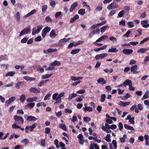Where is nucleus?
Segmentation results:
<instances>
[{
    "mask_svg": "<svg viewBox=\"0 0 149 149\" xmlns=\"http://www.w3.org/2000/svg\"><path fill=\"white\" fill-rule=\"evenodd\" d=\"M121 0H114L113 1L110 3L107 7L108 10H110L113 9L118 8L119 6L118 4H116L114 3V1H117V2H120Z\"/></svg>",
    "mask_w": 149,
    "mask_h": 149,
    "instance_id": "nucleus-1",
    "label": "nucleus"
},
{
    "mask_svg": "<svg viewBox=\"0 0 149 149\" xmlns=\"http://www.w3.org/2000/svg\"><path fill=\"white\" fill-rule=\"evenodd\" d=\"M51 28L48 26H46L42 30L41 35L43 38H45L47 34L49 33L51 30Z\"/></svg>",
    "mask_w": 149,
    "mask_h": 149,
    "instance_id": "nucleus-2",
    "label": "nucleus"
},
{
    "mask_svg": "<svg viewBox=\"0 0 149 149\" xmlns=\"http://www.w3.org/2000/svg\"><path fill=\"white\" fill-rule=\"evenodd\" d=\"M30 27L28 26L27 28H25L23 30H22L20 33L19 36H21L25 34H28L30 32Z\"/></svg>",
    "mask_w": 149,
    "mask_h": 149,
    "instance_id": "nucleus-3",
    "label": "nucleus"
},
{
    "mask_svg": "<svg viewBox=\"0 0 149 149\" xmlns=\"http://www.w3.org/2000/svg\"><path fill=\"white\" fill-rule=\"evenodd\" d=\"M107 54L106 53L97 55L95 56V58L97 60H98L100 59H102L107 56Z\"/></svg>",
    "mask_w": 149,
    "mask_h": 149,
    "instance_id": "nucleus-4",
    "label": "nucleus"
},
{
    "mask_svg": "<svg viewBox=\"0 0 149 149\" xmlns=\"http://www.w3.org/2000/svg\"><path fill=\"white\" fill-rule=\"evenodd\" d=\"M14 119L16 121H20L22 124L24 123V120L23 118L21 116H19L17 115L14 116Z\"/></svg>",
    "mask_w": 149,
    "mask_h": 149,
    "instance_id": "nucleus-5",
    "label": "nucleus"
},
{
    "mask_svg": "<svg viewBox=\"0 0 149 149\" xmlns=\"http://www.w3.org/2000/svg\"><path fill=\"white\" fill-rule=\"evenodd\" d=\"M123 52L126 55H129L133 53V50L132 49H124L123 50Z\"/></svg>",
    "mask_w": 149,
    "mask_h": 149,
    "instance_id": "nucleus-6",
    "label": "nucleus"
},
{
    "mask_svg": "<svg viewBox=\"0 0 149 149\" xmlns=\"http://www.w3.org/2000/svg\"><path fill=\"white\" fill-rule=\"evenodd\" d=\"M37 120V118L35 117L31 116H29L26 118V120L28 121H35Z\"/></svg>",
    "mask_w": 149,
    "mask_h": 149,
    "instance_id": "nucleus-7",
    "label": "nucleus"
},
{
    "mask_svg": "<svg viewBox=\"0 0 149 149\" xmlns=\"http://www.w3.org/2000/svg\"><path fill=\"white\" fill-rule=\"evenodd\" d=\"M30 91L32 93H40V91L34 87H31L30 89Z\"/></svg>",
    "mask_w": 149,
    "mask_h": 149,
    "instance_id": "nucleus-8",
    "label": "nucleus"
},
{
    "mask_svg": "<svg viewBox=\"0 0 149 149\" xmlns=\"http://www.w3.org/2000/svg\"><path fill=\"white\" fill-rule=\"evenodd\" d=\"M78 6V4L76 2H74L72 3L71 6L70 8V12H72L73 10H74L75 8Z\"/></svg>",
    "mask_w": 149,
    "mask_h": 149,
    "instance_id": "nucleus-9",
    "label": "nucleus"
},
{
    "mask_svg": "<svg viewBox=\"0 0 149 149\" xmlns=\"http://www.w3.org/2000/svg\"><path fill=\"white\" fill-rule=\"evenodd\" d=\"M130 103V101L127 102H124L123 101H120V102L119 105L120 106H122L123 107H125L129 105Z\"/></svg>",
    "mask_w": 149,
    "mask_h": 149,
    "instance_id": "nucleus-10",
    "label": "nucleus"
},
{
    "mask_svg": "<svg viewBox=\"0 0 149 149\" xmlns=\"http://www.w3.org/2000/svg\"><path fill=\"white\" fill-rule=\"evenodd\" d=\"M149 50V47L146 49L145 48H141L137 51V53L141 52V53H144L146 52Z\"/></svg>",
    "mask_w": 149,
    "mask_h": 149,
    "instance_id": "nucleus-11",
    "label": "nucleus"
},
{
    "mask_svg": "<svg viewBox=\"0 0 149 149\" xmlns=\"http://www.w3.org/2000/svg\"><path fill=\"white\" fill-rule=\"evenodd\" d=\"M108 37L107 36H103L99 38L98 39L96 40V42H99L104 40H105Z\"/></svg>",
    "mask_w": 149,
    "mask_h": 149,
    "instance_id": "nucleus-12",
    "label": "nucleus"
},
{
    "mask_svg": "<svg viewBox=\"0 0 149 149\" xmlns=\"http://www.w3.org/2000/svg\"><path fill=\"white\" fill-rule=\"evenodd\" d=\"M107 47V45H104L102 47L99 48L97 49H94V51L96 52H97L99 51H101V50H104Z\"/></svg>",
    "mask_w": 149,
    "mask_h": 149,
    "instance_id": "nucleus-13",
    "label": "nucleus"
},
{
    "mask_svg": "<svg viewBox=\"0 0 149 149\" xmlns=\"http://www.w3.org/2000/svg\"><path fill=\"white\" fill-rule=\"evenodd\" d=\"M132 83V81L131 80L127 79L126 80L123 82V84L124 85V86L125 87L127 85H129V86Z\"/></svg>",
    "mask_w": 149,
    "mask_h": 149,
    "instance_id": "nucleus-14",
    "label": "nucleus"
},
{
    "mask_svg": "<svg viewBox=\"0 0 149 149\" xmlns=\"http://www.w3.org/2000/svg\"><path fill=\"white\" fill-rule=\"evenodd\" d=\"M138 66L136 65H135L131 67L130 69V71L133 73L134 72H135L137 70Z\"/></svg>",
    "mask_w": 149,
    "mask_h": 149,
    "instance_id": "nucleus-15",
    "label": "nucleus"
},
{
    "mask_svg": "<svg viewBox=\"0 0 149 149\" xmlns=\"http://www.w3.org/2000/svg\"><path fill=\"white\" fill-rule=\"evenodd\" d=\"M79 17L78 15H75L73 17L71 18L70 22V23H72L75 22L76 20L79 19Z\"/></svg>",
    "mask_w": 149,
    "mask_h": 149,
    "instance_id": "nucleus-16",
    "label": "nucleus"
},
{
    "mask_svg": "<svg viewBox=\"0 0 149 149\" xmlns=\"http://www.w3.org/2000/svg\"><path fill=\"white\" fill-rule=\"evenodd\" d=\"M61 65V63L57 61H55L53 62L50 63V65L52 66L56 65L60 66Z\"/></svg>",
    "mask_w": 149,
    "mask_h": 149,
    "instance_id": "nucleus-17",
    "label": "nucleus"
},
{
    "mask_svg": "<svg viewBox=\"0 0 149 149\" xmlns=\"http://www.w3.org/2000/svg\"><path fill=\"white\" fill-rule=\"evenodd\" d=\"M38 124L37 123H35L32 125H31L29 126V128L30 129V131L31 132H32L33 131V129L35 128L37 125Z\"/></svg>",
    "mask_w": 149,
    "mask_h": 149,
    "instance_id": "nucleus-18",
    "label": "nucleus"
},
{
    "mask_svg": "<svg viewBox=\"0 0 149 149\" xmlns=\"http://www.w3.org/2000/svg\"><path fill=\"white\" fill-rule=\"evenodd\" d=\"M97 82L99 83H101L102 84H104L106 83V81L103 78H100L97 80Z\"/></svg>",
    "mask_w": 149,
    "mask_h": 149,
    "instance_id": "nucleus-19",
    "label": "nucleus"
},
{
    "mask_svg": "<svg viewBox=\"0 0 149 149\" xmlns=\"http://www.w3.org/2000/svg\"><path fill=\"white\" fill-rule=\"evenodd\" d=\"M81 50L80 49H73L71 51L70 54L72 55L78 53Z\"/></svg>",
    "mask_w": 149,
    "mask_h": 149,
    "instance_id": "nucleus-20",
    "label": "nucleus"
},
{
    "mask_svg": "<svg viewBox=\"0 0 149 149\" xmlns=\"http://www.w3.org/2000/svg\"><path fill=\"white\" fill-rule=\"evenodd\" d=\"M83 109L84 111L85 112L87 111L92 112L93 111L92 108L90 107H86L85 108L84 107Z\"/></svg>",
    "mask_w": 149,
    "mask_h": 149,
    "instance_id": "nucleus-21",
    "label": "nucleus"
},
{
    "mask_svg": "<svg viewBox=\"0 0 149 149\" xmlns=\"http://www.w3.org/2000/svg\"><path fill=\"white\" fill-rule=\"evenodd\" d=\"M124 127L127 130H134V129L132 126L127 125L126 124L124 125Z\"/></svg>",
    "mask_w": 149,
    "mask_h": 149,
    "instance_id": "nucleus-22",
    "label": "nucleus"
},
{
    "mask_svg": "<svg viewBox=\"0 0 149 149\" xmlns=\"http://www.w3.org/2000/svg\"><path fill=\"white\" fill-rule=\"evenodd\" d=\"M56 36V34L55 33V31L53 29L52 30V31H51L49 36L50 37L52 38H55Z\"/></svg>",
    "mask_w": 149,
    "mask_h": 149,
    "instance_id": "nucleus-23",
    "label": "nucleus"
},
{
    "mask_svg": "<svg viewBox=\"0 0 149 149\" xmlns=\"http://www.w3.org/2000/svg\"><path fill=\"white\" fill-rule=\"evenodd\" d=\"M53 75L52 73L50 74H45V75H43L42 76V79H45L48 78Z\"/></svg>",
    "mask_w": 149,
    "mask_h": 149,
    "instance_id": "nucleus-24",
    "label": "nucleus"
},
{
    "mask_svg": "<svg viewBox=\"0 0 149 149\" xmlns=\"http://www.w3.org/2000/svg\"><path fill=\"white\" fill-rule=\"evenodd\" d=\"M100 26H101L100 23H98L96 24H93L89 29V30H91V29H94L95 28H97Z\"/></svg>",
    "mask_w": 149,
    "mask_h": 149,
    "instance_id": "nucleus-25",
    "label": "nucleus"
},
{
    "mask_svg": "<svg viewBox=\"0 0 149 149\" xmlns=\"http://www.w3.org/2000/svg\"><path fill=\"white\" fill-rule=\"evenodd\" d=\"M118 51V50L116 48H111L108 50V52L109 53L117 52Z\"/></svg>",
    "mask_w": 149,
    "mask_h": 149,
    "instance_id": "nucleus-26",
    "label": "nucleus"
},
{
    "mask_svg": "<svg viewBox=\"0 0 149 149\" xmlns=\"http://www.w3.org/2000/svg\"><path fill=\"white\" fill-rule=\"evenodd\" d=\"M144 139L145 140L146 145L147 146H149L148 136L146 134H145L144 136Z\"/></svg>",
    "mask_w": 149,
    "mask_h": 149,
    "instance_id": "nucleus-27",
    "label": "nucleus"
},
{
    "mask_svg": "<svg viewBox=\"0 0 149 149\" xmlns=\"http://www.w3.org/2000/svg\"><path fill=\"white\" fill-rule=\"evenodd\" d=\"M77 95L76 94L72 93L71 95H69V97L68 98V100H71L73 97H76Z\"/></svg>",
    "mask_w": 149,
    "mask_h": 149,
    "instance_id": "nucleus-28",
    "label": "nucleus"
},
{
    "mask_svg": "<svg viewBox=\"0 0 149 149\" xmlns=\"http://www.w3.org/2000/svg\"><path fill=\"white\" fill-rule=\"evenodd\" d=\"M25 96L24 94L22 95L19 98L20 101L22 103H23L25 100Z\"/></svg>",
    "mask_w": 149,
    "mask_h": 149,
    "instance_id": "nucleus-29",
    "label": "nucleus"
},
{
    "mask_svg": "<svg viewBox=\"0 0 149 149\" xmlns=\"http://www.w3.org/2000/svg\"><path fill=\"white\" fill-rule=\"evenodd\" d=\"M59 127L65 131H66L67 130L66 126L65 124H60L59 125Z\"/></svg>",
    "mask_w": 149,
    "mask_h": 149,
    "instance_id": "nucleus-30",
    "label": "nucleus"
},
{
    "mask_svg": "<svg viewBox=\"0 0 149 149\" xmlns=\"http://www.w3.org/2000/svg\"><path fill=\"white\" fill-rule=\"evenodd\" d=\"M148 92L146 91L144 95L143 96V97L141 98V100H143L145 99H147L148 97Z\"/></svg>",
    "mask_w": 149,
    "mask_h": 149,
    "instance_id": "nucleus-31",
    "label": "nucleus"
},
{
    "mask_svg": "<svg viewBox=\"0 0 149 149\" xmlns=\"http://www.w3.org/2000/svg\"><path fill=\"white\" fill-rule=\"evenodd\" d=\"M79 14L83 15L85 13V10L84 9H79L78 11Z\"/></svg>",
    "mask_w": 149,
    "mask_h": 149,
    "instance_id": "nucleus-32",
    "label": "nucleus"
},
{
    "mask_svg": "<svg viewBox=\"0 0 149 149\" xmlns=\"http://www.w3.org/2000/svg\"><path fill=\"white\" fill-rule=\"evenodd\" d=\"M35 104L34 103H30L27 104L26 106L29 109L32 108L35 106Z\"/></svg>",
    "mask_w": 149,
    "mask_h": 149,
    "instance_id": "nucleus-33",
    "label": "nucleus"
},
{
    "mask_svg": "<svg viewBox=\"0 0 149 149\" xmlns=\"http://www.w3.org/2000/svg\"><path fill=\"white\" fill-rule=\"evenodd\" d=\"M42 27L43 26L42 25H39L38 26H37L38 29L37 30V32H36L35 33H37V34L42 29Z\"/></svg>",
    "mask_w": 149,
    "mask_h": 149,
    "instance_id": "nucleus-34",
    "label": "nucleus"
},
{
    "mask_svg": "<svg viewBox=\"0 0 149 149\" xmlns=\"http://www.w3.org/2000/svg\"><path fill=\"white\" fill-rule=\"evenodd\" d=\"M58 50L56 49L49 48L47 50V52L48 53L53 52H56Z\"/></svg>",
    "mask_w": 149,
    "mask_h": 149,
    "instance_id": "nucleus-35",
    "label": "nucleus"
},
{
    "mask_svg": "<svg viewBox=\"0 0 149 149\" xmlns=\"http://www.w3.org/2000/svg\"><path fill=\"white\" fill-rule=\"evenodd\" d=\"M70 39H71V38H64L63 39H62L60 40L59 42V44L61 42H68L69 40H70Z\"/></svg>",
    "mask_w": 149,
    "mask_h": 149,
    "instance_id": "nucleus-36",
    "label": "nucleus"
},
{
    "mask_svg": "<svg viewBox=\"0 0 149 149\" xmlns=\"http://www.w3.org/2000/svg\"><path fill=\"white\" fill-rule=\"evenodd\" d=\"M125 14V12L124 10H121L118 14V17H122Z\"/></svg>",
    "mask_w": 149,
    "mask_h": 149,
    "instance_id": "nucleus-37",
    "label": "nucleus"
},
{
    "mask_svg": "<svg viewBox=\"0 0 149 149\" xmlns=\"http://www.w3.org/2000/svg\"><path fill=\"white\" fill-rule=\"evenodd\" d=\"M29 38V37H24L21 40V42L22 43H26L27 42Z\"/></svg>",
    "mask_w": 149,
    "mask_h": 149,
    "instance_id": "nucleus-38",
    "label": "nucleus"
},
{
    "mask_svg": "<svg viewBox=\"0 0 149 149\" xmlns=\"http://www.w3.org/2000/svg\"><path fill=\"white\" fill-rule=\"evenodd\" d=\"M49 3L52 8H54L55 7L56 5V3L54 1L50 0Z\"/></svg>",
    "mask_w": 149,
    "mask_h": 149,
    "instance_id": "nucleus-39",
    "label": "nucleus"
},
{
    "mask_svg": "<svg viewBox=\"0 0 149 149\" xmlns=\"http://www.w3.org/2000/svg\"><path fill=\"white\" fill-rule=\"evenodd\" d=\"M106 95L105 94H102L101 96V102H103L105 100Z\"/></svg>",
    "mask_w": 149,
    "mask_h": 149,
    "instance_id": "nucleus-40",
    "label": "nucleus"
},
{
    "mask_svg": "<svg viewBox=\"0 0 149 149\" xmlns=\"http://www.w3.org/2000/svg\"><path fill=\"white\" fill-rule=\"evenodd\" d=\"M105 140L107 142H110L111 141L110 139V134H107V136L105 137Z\"/></svg>",
    "mask_w": 149,
    "mask_h": 149,
    "instance_id": "nucleus-41",
    "label": "nucleus"
},
{
    "mask_svg": "<svg viewBox=\"0 0 149 149\" xmlns=\"http://www.w3.org/2000/svg\"><path fill=\"white\" fill-rule=\"evenodd\" d=\"M15 72H10L7 73L6 75V77H8L9 76H12L14 74H15Z\"/></svg>",
    "mask_w": 149,
    "mask_h": 149,
    "instance_id": "nucleus-42",
    "label": "nucleus"
},
{
    "mask_svg": "<svg viewBox=\"0 0 149 149\" xmlns=\"http://www.w3.org/2000/svg\"><path fill=\"white\" fill-rule=\"evenodd\" d=\"M107 26H104L101 28V32L103 33L105 32V31L107 29Z\"/></svg>",
    "mask_w": 149,
    "mask_h": 149,
    "instance_id": "nucleus-43",
    "label": "nucleus"
},
{
    "mask_svg": "<svg viewBox=\"0 0 149 149\" xmlns=\"http://www.w3.org/2000/svg\"><path fill=\"white\" fill-rule=\"evenodd\" d=\"M47 8V6L46 5H45L42 6V12H45Z\"/></svg>",
    "mask_w": 149,
    "mask_h": 149,
    "instance_id": "nucleus-44",
    "label": "nucleus"
},
{
    "mask_svg": "<svg viewBox=\"0 0 149 149\" xmlns=\"http://www.w3.org/2000/svg\"><path fill=\"white\" fill-rule=\"evenodd\" d=\"M112 143L114 147V149H116L117 148V143L116 141L115 140H112Z\"/></svg>",
    "mask_w": 149,
    "mask_h": 149,
    "instance_id": "nucleus-45",
    "label": "nucleus"
},
{
    "mask_svg": "<svg viewBox=\"0 0 149 149\" xmlns=\"http://www.w3.org/2000/svg\"><path fill=\"white\" fill-rule=\"evenodd\" d=\"M59 145L62 148L61 149H66V148H64L65 146V145L62 142H60L59 143Z\"/></svg>",
    "mask_w": 149,
    "mask_h": 149,
    "instance_id": "nucleus-46",
    "label": "nucleus"
},
{
    "mask_svg": "<svg viewBox=\"0 0 149 149\" xmlns=\"http://www.w3.org/2000/svg\"><path fill=\"white\" fill-rule=\"evenodd\" d=\"M131 32L130 30H128L126 33L124 35H123V37L128 38L129 37V35L130 33Z\"/></svg>",
    "mask_w": 149,
    "mask_h": 149,
    "instance_id": "nucleus-47",
    "label": "nucleus"
},
{
    "mask_svg": "<svg viewBox=\"0 0 149 149\" xmlns=\"http://www.w3.org/2000/svg\"><path fill=\"white\" fill-rule=\"evenodd\" d=\"M123 9L126 13H127L129 11L130 8L129 6H125L123 8Z\"/></svg>",
    "mask_w": 149,
    "mask_h": 149,
    "instance_id": "nucleus-48",
    "label": "nucleus"
},
{
    "mask_svg": "<svg viewBox=\"0 0 149 149\" xmlns=\"http://www.w3.org/2000/svg\"><path fill=\"white\" fill-rule=\"evenodd\" d=\"M22 142L25 145H26L29 143V140L28 139L25 138L23 140Z\"/></svg>",
    "mask_w": 149,
    "mask_h": 149,
    "instance_id": "nucleus-49",
    "label": "nucleus"
},
{
    "mask_svg": "<svg viewBox=\"0 0 149 149\" xmlns=\"http://www.w3.org/2000/svg\"><path fill=\"white\" fill-rule=\"evenodd\" d=\"M17 21L19 22L20 20V15L19 12H17L16 13Z\"/></svg>",
    "mask_w": 149,
    "mask_h": 149,
    "instance_id": "nucleus-50",
    "label": "nucleus"
},
{
    "mask_svg": "<svg viewBox=\"0 0 149 149\" xmlns=\"http://www.w3.org/2000/svg\"><path fill=\"white\" fill-rule=\"evenodd\" d=\"M91 118L88 117H84V121L85 122L89 121L91 120Z\"/></svg>",
    "mask_w": 149,
    "mask_h": 149,
    "instance_id": "nucleus-51",
    "label": "nucleus"
},
{
    "mask_svg": "<svg viewBox=\"0 0 149 149\" xmlns=\"http://www.w3.org/2000/svg\"><path fill=\"white\" fill-rule=\"evenodd\" d=\"M58 94L57 93H54L53 95L52 98L53 100H55L58 98Z\"/></svg>",
    "mask_w": 149,
    "mask_h": 149,
    "instance_id": "nucleus-52",
    "label": "nucleus"
},
{
    "mask_svg": "<svg viewBox=\"0 0 149 149\" xmlns=\"http://www.w3.org/2000/svg\"><path fill=\"white\" fill-rule=\"evenodd\" d=\"M133 23L131 21L128 22V25L130 28H132L134 26Z\"/></svg>",
    "mask_w": 149,
    "mask_h": 149,
    "instance_id": "nucleus-53",
    "label": "nucleus"
},
{
    "mask_svg": "<svg viewBox=\"0 0 149 149\" xmlns=\"http://www.w3.org/2000/svg\"><path fill=\"white\" fill-rule=\"evenodd\" d=\"M50 132V129L49 127H46L45 129V133L46 134H49V133Z\"/></svg>",
    "mask_w": 149,
    "mask_h": 149,
    "instance_id": "nucleus-54",
    "label": "nucleus"
},
{
    "mask_svg": "<svg viewBox=\"0 0 149 149\" xmlns=\"http://www.w3.org/2000/svg\"><path fill=\"white\" fill-rule=\"evenodd\" d=\"M42 40V38L41 36H38L34 39V41L36 42H38Z\"/></svg>",
    "mask_w": 149,
    "mask_h": 149,
    "instance_id": "nucleus-55",
    "label": "nucleus"
},
{
    "mask_svg": "<svg viewBox=\"0 0 149 149\" xmlns=\"http://www.w3.org/2000/svg\"><path fill=\"white\" fill-rule=\"evenodd\" d=\"M36 28V27H34L32 29V35H34L36 34H37V33H35L36 32H37Z\"/></svg>",
    "mask_w": 149,
    "mask_h": 149,
    "instance_id": "nucleus-56",
    "label": "nucleus"
},
{
    "mask_svg": "<svg viewBox=\"0 0 149 149\" xmlns=\"http://www.w3.org/2000/svg\"><path fill=\"white\" fill-rule=\"evenodd\" d=\"M118 127L119 130L120 131L122 130L123 128V125L122 123H119L118 124Z\"/></svg>",
    "mask_w": 149,
    "mask_h": 149,
    "instance_id": "nucleus-57",
    "label": "nucleus"
},
{
    "mask_svg": "<svg viewBox=\"0 0 149 149\" xmlns=\"http://www.w3.org/2000/svg\"><path fill=\"white\" fill-rule=\"evenodd\" d=\"M134 117H132V118L130 119L129 120V122L132 124H134L135 123V122L134 120Z\"/></svg>",
    "mask_w": 149,
    "mask_h": 149,
    "instance_id": "nucleus-58",
    "label": "nucleus"
},
{
    "mask_svg": "<svg viewBox=\"0 0 149 149\" xmlns=\"http://www.w3.org/2000/svg\"><path fill=\"white\" fill-rule=\"evenodd\" d=\"M45 21L47 22H51L52 21V19L49 16H48L45 18Z\"/></svg>",
    "mask_w": 149,
    "mask_h": 149,
    "instance_id": "nucleus-59",
    "label": "nucleus"
},
{
    "mask_svg": "<svg viewBox=\"0 0 149 149\" xmlns=\"http://www.w3.org/2000/svg\"><path fill=\"white\" fill-rule=\"evenodd\" d=\"M85 90H80L77 91L76 93L79 94H82L85 93Z\"/></svg>",
    "mask_w": 149,
    "mask_h": 149,
    "instance_id": "nucleus-60",
    "label": "nucleus"
},
{
    "mask_svg": "<svg viewBox=\"0 0 149 149\" xmlns=\"http://www.w3.org/2000/svg\"><path fill=\"white\" fill-rule=\"evenodd\" d=\"M15 97L14 96H13L12 97H11L9 98L8 99V100L9 101V102H10L11 103H12V102H13L15 100Z\"/></svg>",
    "mask_w": 149,
    "mask_h": 149,
    "instance_id": "nucleus-61",
    "label": "nucleus"
},
{
    "mask_svg": "<svg viewBox=\"0 0 149 149\" xmlns=\"http://www.w3.org/2000/svg\"><path fill=\"white\" fill-rule=\"evenodd\" d=\"M55 100H56V102L54 103L55 104L58 103H60L61 102V98H59L58 97L57 99H56Z\"/></svg>",
    "mask_w": 149,
    "mask_h": 149,
    "instance_id": "nucleus-62",
    "label": "nucleus"
},
{
    "mask_svg": "<svg viewBox=\"0 0 149 149\" xmlns=\"http://www.w3.org/2000/svg\"><path fill=\"white\" fill-rule=\"evenodd\" d=\"M125 21L124 20H122L119 22V24L120 25H122L123 26H125Z\"/></svg>",
    "mask_w": 149,
    "mask_h": 149,
    "instance_id": "nucleus-63",
    "label": "nucleus"
},
{
    "mask_svg": "<svg viewBox=\"0 0 149 149\" xmlns=\"http://www.w3.org/2000/svg\"><path fill=\"white\" fill-rule=\"evenodd\" d=\"M109 40L113 42H116L117 41L116 38L113 36H111L109 38Z\"/></svg>",
    "mask_w": 149,
    "mask_h": 149,
    "instance_id": "nucleus-64",
    "label": "nucleus"
}]
</instances>
